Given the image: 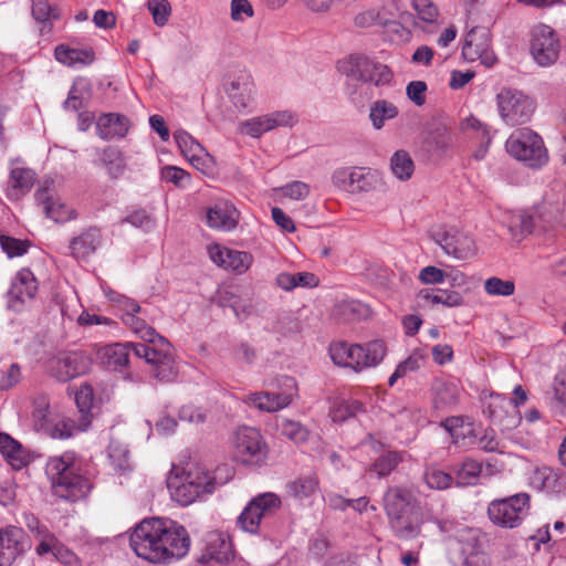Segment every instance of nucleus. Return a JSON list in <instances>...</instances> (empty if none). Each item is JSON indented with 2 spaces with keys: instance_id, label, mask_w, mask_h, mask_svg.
Here are the masks:
<instances>
[{
  "instance_id": "55",
  "label": "nucleus",
  "mask_w": 566,
  "mask_h": 566,
  "mask_svg": "<svg viewBox=\"0 0 566 566\" xmlns=\"http://www.w3.org/2000/svg\"><path fill=\"white\" fill-rule=\"evenodd\" d=\"M277 428L281 431L282 436H284L285 438H287L289 440L296 444H302L306 442L308 439V430L298 421L283 419L277 424Z\"/></svg>"
},
{
  "instance_id": "8",
  "label": "nucleus",
  "mask_w": 566,
  "mask_h": 566,
  "mask_svg": "<svg viewBox=\"0 0 566 566\" xmlns=\"http://www.w3.org/2000/svg\"><path fill=\"white\" fill-rule=\"evenodd\" d=\"M496 106L501 119L509 126L526 124L535 112V102L516 88H502L496 94Z\"/></svg>"
},
{
  "instance_id": "17",
  "label": "nucleus",
  "mask_w": 566,
  "mask_h": 566,
  "mask_svg": "<svg viewBox=\"0 0 566 566\" xmlns=\"http://www.w3.org/2000/svg\"><path fill=\"white\" fill-rule=\"evenodd\" d=\"M38 280L29 269L17 272L7 293L8 307L19 312L23 305L34 298L38 292Z\"/></svg>"
},
{
  "instance_id": "59",
  "label": "nucleus",
  "mask_w": 566,
  "mask_h": 566,
  "mask_svg": "<svg viewBox=\"0 0 566 566\" xmlns=\"http://www.w3.org/2000/svg\"><path fill=\"white\" fill-rule=\"evenodd\" d=\"M160 177L166 182H171L176 187L182 188L186 186V182H189L190 175L182 168L177 166H165L160 170Z\"/></svg>"
},
{
  "instance_id": "3",
  "label": "nucleus",
  "mask_w": 566,
  "mask_h": 566,
  "mask_svg": "<svg viewBox=\"0 0 566 566\" xmlns=\"http://www.w3.org/2000/svg\"><path fill=\"white\" fill-rule=\"evenodd\" d=\"M337 69L347 78L360 83L355 85L354 90L350 86L348 87L349 97L356 105L364 104L361 95L365 85L373 84L377 87L389 85L394 77L389 66L375 62L363 54H350L348 57L338 61Z\"/></svg>"
},
{
  "instance_id": "38",
  "label": "nucleus",
  "mask_w": 566,
  "mask_h": 566,
  "mask_svg": "<svg viewBox=\"0 0 566 566\" xmlns=\"http://www.w3.org/2000/svg\"><path fill=\"white\" fill-rule=\"evenodd\" d=\"M56 61L67 66L88 65L95 60L93 49H75L60 44L54 50Z\"/></svg>"
},
{
  "instance_id": "20",
  "label": "nucleus",
  "mask_w": 566,
  "mask_h": 566,
  "mask_svg": "<svg viewBox=\"0 0 566 566\" xmlns=\"http://www.w3.org/2000/svg\"><path fill=\"white\" fill-rule=\"evenodd\" d=\"M460 380L453 377H437L431 382L432 406L436 410H451L460 401Z\"/></svg>"
},
{
  "instance_id": "60",
  "label": "nucleus",
  "mask_w": 566,
  "mask_h": 566,
  "mask_svg": "<svg viewBox=\"0 0 566 566\" xmlns=\"http://www.w3.org/2000/svg\"><path fill=\"white\" fill-rule=\"evenodd\" d=\"M147 6L155 24L164 27L167 23L171 11L169 2L167 0H148Z\"/></svg>"
},
{
  "instance_id": "48",
  "label": "nucleus",
  "mask_w": 566,
  "mask_h": 566,
  "mask_svg": "<svg viewBox=\"0 0 566 566\" xmlns=\"http://www.w3.org/2000/svg\"><path fill=\"white\" fill-rule=\"evenodd\" d=\"M227 93L238 109H245L252 102L253 87L248 81H232L227 88Z\"/></svg>"
},
{
  "instance_id": "12",
  "label": "nucleus",
  "mask_w": 566,
  "mask_h": 566,
  "mask_svg": "<svg viewBox=\"0 0 566 566\" xmlns=\"http://www.w3.org/2000/svg\"><path fill=\"white\" fill-rule=\"evenodd\" d=\"M332 182L343 191L360 193L376 189L379 176L366 167H342L333 172Z\"/></svg>"
},
{
  "instance_id": "23",
  "label": "nucleus",
  "mask_w": 566,
  "mask_h": 566,
  "mask_svg": "<svg viewBox=\"0 0 566 566\" xmlns=\"http://www.w3.org/2000/svg\"><path fill=\"white\" fill-rule=\"evenodd\" d=\"M135 343H113L102 347L98 352V356L108 369L126 374V378L129 377L128 367L130 361V354L135 355Z\"/></svg>"
},
{
  "instance_id": "21",
  "label": "nucleus",
  "mask_w": 566,
  "mask_h": 566,
  "mask_svg": "<svg viewBox=\"0 0 566 566\" xmlns=\"http://www.w3.org/2000/svg\"><path fill=\"white\" fill-rule=\"evenodd\" d=\"M33 522L36 524V527H33L32 524L29 523V528L36 531L38 535L45 534L44 538L36 546V553L39 555L52 553L54 558L62 565L81 566V559L73 551L59 542L52 534H49L46 527L40 526L36 520L33 518Z\"/></svg>"
},
{
  "instance_id": "13",
  "label": "nucleus",
  "mask_w": 566,
  "mask_h": 566,
  "mask_svg": "<svg viewBox=\"0 0 566 566\" xmlns=\"http://www.w3.org/2000/svg\"><path fill=\"white\" fill-rule=\"evenodd\" d=\"M462 55L470 62L480 61L491 67L497 59L491 48V32L486 27H473L465 35Z\"/></svg>"
},
{
  "instance_id": "27",
  "label": "nucleus",
  "mask_w": 566,
  "mask_h": 566,
  "mask_svg": "<svg viewBox=\"0 0 566 566\" xmlns=\"http://www.w3.org/2000/svg\"><path fill=\"white\" fill-rule=\"evenodd\" d=\"M103 234L99 228L88 227L70 241L71 255L76 260H85L102 245Z\"/></svg>"
},
{
  "instance_id": "40",
  "label": "nucleus",
  "mask_w": 566,
  "mask_h": 566,
  "mask_svg": "<svg viewBox=\"0 0 566 566\" xmlns=\"http://www.w3.org/2000/svg\"><path fill=\"white\" fill-rule=\"evenodd\" d=\"M74 460L75 457L72 452H65L62 455L51 457L48 460L45 465V473L49 476L52 486L55 484V482L62 480L75 471Z\"/></svg>"
},
{
  "instance_id": "45",
  "label": "nucleus",
  "mask_w": 566,
  "mask_h": 566,
  "mask_svg": "<svg viewBox=\"0 0 566 566\" xmlns=\"http://www.w3.org/2000/svg\"><path fill=\"white\" fill-rule=\"evenodd\" d=\"M398 107L386 99H378L370 105L369 119L375 129H381L387 120L398 116Z\"/></svg>"
},
{
  "instance_id": "58",
  "label": "nucleus",
  "mask_w": 566,
  "mask_h": 566,
  "mask_svg": "<svg viewBox=\"0 0 566 566\" xmlns=\"http://www.w3.org/2000/svg\"><path fill=\"white\" fill-rule=\"evenodd\" d=\"M44 212L48 218L55 222H66L76 218L75 211L61 202L59 199H53L52 202L46 206Z\"/></svg>"
},
{
  "instance_id": "34",
  "label": "nucleus",
  "mask_w": 566,
  "mask_h": 566,
  "mask_svg": "<svg viewBox=\"0 0 566 566\" xmlns=\"http://www.w3.org/2000/svg\"><path fill=\"white\" fill-rule=\"evenodd\" d=\"M243 401L261 411L274 412L287 407L292 402V396L261 391L248 395Z\"/></svg>"
},
{
  "instance_id": "52",
  "label": "nucleus",
  "mask_w": 566,
  "mask_h": 566,
  "mask_svg": "<svg viewBox=\"0 0 566 566\" xmlns=\"http://www.w3.org/2000/svg\"><path fill=\"white\" fill-rule=\"evenodd\" d=\"M390 169L399 180H408L415 171V164L406 150H397L390 159Z\"/></svg>"
},
{
  "instance_id": "53",
  "label": "nucleus",
  "mask_w": 566,
  "mask_h": 566,
  "mask_svg": "<svg viewBox=\"0 0 566 566\" xmlns=\"http://www.w3.org/2000/svg\"><path fill=\"white\" fill-rule=\"evenodd\" d=\"M318 486L315 474L302 475L287 484L290 494L297 499H305L313 495Z\"/></svg>"
},
{
  "instance_id": "64",
  "label": "nucleus",
  "mask_w": 566,
  "mask_h": 566,
  "mask_svg": "<svg viewBox=\"0 0 566 566\" xmlns=\"http://www.w3.org/2000/svg\"><path fill=\"white\" fill-rule=\"evenodd\" d=\"M554 408L562 416H566V371L560 375L554 389Z\"/></svg>"
},
{
  "instance_id": "35",
  "label": "nucleus",
  "mask_w": 566,
  "mask_h": 566,
  "mask_svg": "<svg viewBox=\"0 0 566 566\" xmlns=\"http://www.w3.org/2000/svg\"><path fill=\"white\" fill-rule=\"evenodd\" d=\"M0 452L13 469H22L30 462L23 446L6 432H0Z\"/></svg>"
},
{
  "instance_id": "47",
  "label": "nucleus",
  "mask_w": 566,
  "mask_h": 566,
  "mask_svg": "<svg viewBox=\"0 0 566 566\" xmlns=\"http://www.w3.org/2000/svg\"><path fill=\"white\" fill-rule=\"evenodd\" d=\"M419 297L430 302L431 304H442L448 307H455L463 304L461 293L453 290H421Z\"/></svg>"
},
{
  "instance_id": "43",
  "label": "nucleus",
  "mask_w": 566,
  "mask_h": 566,
  "mask_svg": "<svg viewBox=\"0 0 566 566\" xmlns=\"http://www.w3.org/2000/svg\"><path fill=\"white\" fill-rule=\"evenodd\" d=\"M365 412L366 407L360 400L339 399L333 403L329 416L334 422H344Z\"/></svg>"
},
{
  "instance_id": "11",
  "label": "nucleus",
  "mask_w": 566,
  "mask_h": 566,
  "mask_svg": "<svg viewBox=\"0 0 566 566\" xmlns=\"http://www.w3.org/2000/svg\"><path fill=\"white\" fill-rule=\"evenodd\" d=\"M430 235L444 253L458 260H468L476 254L474 240L454 227L432 228Z\"/></svg>"
},
{
  "instance_id": "54",
  "label": "nucleus",
  "mask_w": 566,
  "mask_h": 566,
  "mask_svg": "<svg viewBox=\"0 0 566 566\" xmlns=\"http://www.w3.org/2000/svg\"><path fill=\"white\" fill-rule=\"evenodd\" d=\"M93 402L94 392L92 386L88 384L82 385L75 395V403L80 413L78 419L84 420V418L86 417L88 420V427L92 423L91 409L93 407Z\"/></svg>"
},
{
  "instance_id": "24",
  "label": "nucleus",
  "mask_w": 566,
  "mask_h": 566,
  "mask_svg": "<svg viewBox=\"0 0 566 566\" xmlns=\"http://www.w3.org/2000/svg\"><path fill=\"white\" fill-rule=\"evenodd\" d=\"M93 489L88 478L73 471L67 476L55 482L52 486L53 494L67 502H77L85 499Z\"/></svg>"
},
{
  "instance_id": "28",
  "label": "nucleus",
  "mask_w": 566,
  "mask_h": 566,
  "mask_svg": "<svg viewBox=\"0 0 566 566\" xmlns=\"http://www.w3.org/2000/svg\"><path fill=\"white\" fill-rule=\"evenodd\" d=\"M417 500L407 486H390L384 495V507L387 516L402 514L416 510Z\"/></svg>"
},
{
  "instance_id": "31",
  "label": "nucleus",
  "mask_w": 566,
  "mask_h": 566,
  "mask_svg": "<svg viewBox=\"0 0 566 566\" xmlns=\"http://www.w3.org/2000/svg\"><path fill=\"white\" fill-rule=\"evenodd\" d=\"M387 517L395 536L398 538L412 539L421 533L423 521L417 510Z\"/></svg>"
},
{
  "instance_id": "33",
  "label": "nucleus",
  "mask_w": 566,
  "mask_h": 566,
  "mask_svg": "<svg viewBox=\"0 0 566 566\" xmlns=\"http://www.w3.org/2000/svg\"><path fill=\"white\" fill-rule=\"evenodd\" d=\"M167 486L171 499L182 506L193 503L202 495L201 486L195 485L193 482L187 480L181 473L170 476Z\"/></svg>"
},
{
  "instance_id": "61",
  "label": "nucleus",
  "mask_w": 566,
  "mask_h": 566,
  "mask_svg": "<svg viewBox=\"0 0 566 566\" xmlns=\"http://www.w3.org/2000/svg\"><path fill=\"white\" fill-rule=\"evenodd\" d=\"M424 481L430 489L446 490L451 486L453 478L444 471L432 469L426 472Z\"/></svg>"
},
{
  "instance_id": "51",
  "label": "nucleus",
  "mask_w": 566,
  "mask_h": 566,
  "mask_svg": "<svg viewBox=\"0 0 566 566\" xmlns=\"http://www.w3.org/2000/svg\"><path fill=\"white\" fill-rule=\"evenodd\" d=\"M108 460L116 472L125 473L132 470L129 450L118 441H111L108 446Z\"/></svg>"
},
{
  "instance_id": "37",
  "label": "nucleus",
  "mask_w": 566,
  "mask_h": 566,
  "mask_svg": "<svg viewBox=\"0 0 566 566\" xmlns=\"http://www.w3.org/2000/svg\"><path fill=\"white\" fill-rule=\"evenodd\" d=\"M56 416L57 413L51 409L48 396L39 395L33 399L31 418L36 432L43 434Z\"/></svg>"
},
{
  "instance_id": "5",
  "label": "nucleus",
  "mask_w": 566,
  "mask_h": 566,
  "mask_svg": "<svg viewBox=\"0 0 566 566\" xmlns=\"http://www.w3.org/2000/svg\"><path fill=\"white\" fill-rule=\"evenodd\" d=\"M505 149L513 158L532 169H539L548 161L543 138L530 128L512 133L505 143Z\"/></svg>"
},
{
  "instance_id": "14",
  "label": "nucleus",
  "mask_w": 566,
  "mask_h": 566,
  "mask_svg": "<svg viewBox=\"0 0 566 566\" xmlns=\"http://www.w3.org/2000/svg\"><path fill=\"white\" fill-rule=\"evenodd\" d=\"M559 40L556 32L548 25H539L532 33L530 52L534 61L542 67L556 63L559 56Z\"/></svg>"
},
{
  "instance_id": "36",
  "label": "nucleus",
  "mask_w": 566,
  "mask_h": 566,
  "mask_svg": "<svg viewBox=\"0 0 566 566\" xmlns=\"http://www.w3.org/2000/svg\"><path fill=\"white\" fill-rule=\"evenodd\" d=\"M98 161L95 164L102 165L111 178H118L122 176L126 168V161L123 151L116 146H106L103 149H96Z\"/></svg>"
},
{
  "instance_id": "49",
  "label": "nucleus",
  "mask_w": 566,
  "mask_h": 566,
  "mask_svg": "<svg viewBox=\"0 0 566 566\" xmlns=\"http://www.w3.org/2000/svg\"><path fill=\"white\" fill-rule=\"evenodd\" d=\"M482 472V463L468 458L455 469L457 484L461 486L474 485Z\"/></svg>"
},
{
  "instance_id": "63",
  "label": "nucleus",
  "mask_w": 566,
  "mask_h": 566,
  "mask_svg": "<svg viewBox=\"0 0 566 566\" xmlns=\"http://www.w3.org/2000/svg\"><path fill=\"white\" fill-rule=\"evenodd\" d=\"M461 128L465 132H472L476 139L492 137L489 126L473 115L462 120Z\"/></svg>"
},
{
  "instance_id": "39",
  "label": "nucleus",
  "mask_w": 566,
  "mask_h": 566,
  "mask_svg": "<svg viewBox=\"0 0 566 566\" xmlns=\"http://www.w3.org/2000/svg\"><path fill=\"white\" fill-rule=\"evenodd\" d=\"M36 180V174L31 168L17 167L10 171V198H19L31 190Z\"/></svg>"
},
{
  "instance_id": "29",
  "label": "nucleus",
  "mask_w": 566,
  "mask_h": 566,
  "mask_svg": "<svg viewBox=\"0 0 566 566\" xmlns=\"http://www.w3.org/2000/svg\"><path fill=\"white\" fill-rule=\"evenodd\" d=\"M207 224L217 230L231 231L238 224L239 212L228 201L216 202L207 210Z\"/></svg>"
},
{
  "instance_id": "30",
  "label": "nucleus",
  "mask_w": 566,
  "mask_h": 566,
  "mask_svg": "<svg viewBox=\"0 0 566 566\" xmlns=\"http://www.w3.org/2000/svg\"><path fill=\"white\" fill-rule=\"evenodd\" d=\"M459 559L461 566H490L491 559L483 549L482 543L475 533H470L459 541Z\"/></svg>"
},
{
  "instance_id": "2",
  "label": "nucleus",
  "mask_w": 566,
  "mask_h": 566,
  "mask_svg": "<svg viewBox=\"0 0 566 566\" xmlns=\"http://www.w3.org/2000/svg\"><path fill=\"white\" fill-rule=\"evenodd\" d=\"M124 324L144 343H135V357L143 358L153 366L151 373L161 382H171L177 377L171 344L143 319L132 315H122Z\"/></svg>"
},
{
  "instance_id": "15",
  "label": "nucleus",
  "mask_w": 566,
  "mask_h": 566,
  "mask_svg": "<svg viewBox=\"0 0 566 566\" xmlns=\"http://www.w3.org/2000/svg\"><path fill=\"white\" fill-rule=\"evenodd\" d=\"M297 120V115L291 111H275L242 122L240 124V132L250 137L259 138L264 133L276 127H292Z\"/></svg>"
},
{
  "instance_id": "62",
  "label": "nucleus",
  "mask_w": 566,
  "mask_h": 566,
  "mask_svg": "<svg viewBox=\"0 0 566 566\" xmlns=\"http://www.w3.org/2000/svg\"><path fill=\"white\" fill-rule=\"evenodd\" d=\"M412 7L423 22L433 23L439 15L438 7L431 0H412Z\"/></svg>"
},
{
  "instance_id": "9",
  "label": "nucleus",
  "mask_w": 566,
  "mask_h": 566,
  "mask_svg": "<svg viewBox=\"0 0 566 566\" xmlns=\"http://www.w3.org/2000/svg\"><path fill=\"white\" fill-rule=\"evenodd\" d=\"M282 502L277 494L265 492L252 497L238 517V525L248 533L256 534L263 521L272 517Z\"/></svg>"
},
{
  "instance_id": "7",
  "label": "nucleus",
  "mask_w": 566,
  "mask_h": 566,
  "mask_svg": "<svg viewBox=\"0 0 566 566\" xmlns=\"http://www.w3.org/2000/svg\"><path fill=\"white\" fill-rule=\"evenodd\" d=\"M93 365L92 356L85 350L60 352L44 363L45 371L60 382H67L87 374Z\"/></svg>"
},
{
  "instance_id": "44",
  "label": "nucleus",
  "mask_w": 566,
  "mask_h": 566,
  "mask_svg": "<svg viewBox=\"0 0 566 566\" xmlns=\"http://www.w3.org/2000/svg\"><path fill=\"white\" fill-rule=\"evenodd\" d=\"M207 555L220 564L229 563L233 558L232 545L220 533H212L208 538Z\"/></svg>"
},
{
  "instance_id": "56",
  "label": "nucleus",
  "mask_w": 566,
  "mask_h": 566,
  "mask_svg": "<svg viewBox=\"0 0 566 566\" xmlns=\"http://www.w3.org/2000/svg\"><path fill=\"white\" fill-rule=\"evenodd\" d=\"M484 291L492 296H511L515 292V284L512 280L492 276L485 280Z\"/></svg>"
},
{
  "instance_id": "32",
  "label": "nucleus",
  "mask_w": 566,
  "mask_h": 566,
  "mask_svg": "<svg viewBox=\"0 0 566 566\" xmlns=\"http://www.w3.org/2000/svg\"><path fill=\"white\" fill-rule=\"evenodd\" d=\"M88 429V420L85 417L84 420H75L71 417L59 415L50 423L43 436L54 440H66L74 437L78 432L86 431Z\"/></svg>"
},
{
  "instance_id": "42",
  "label": "nucleus",
  "mask_w": 566,
  "mask_h": 566,
  "mask_svg": "<svg viewBox=\"0 0 566 566\" xmlns=\"http://www.w3.org/2000/svg\"><path fill=\"white\" fill-rule=\"evenodd\" d=\"M181 474L185 475L187 480L193 482L195 485L201 486L202 495L212 494L218 484L216 478L198 463L188 464L182 470Z\"/></svg>"
},
{
  "instance_id": "25",
  "label": "nucleus",
  "mask_w": 566,
  "mask_h": 566,
  "mask_svg": "<svg viewBox=\"0 0 566 566\" xmlns=\"http://www.w3.org/2000/svg\"><path fill=\"white\" fill-rule=\"evenodd\" d=\"M129 128V118L119 113H103L96 119V135L103 140L122 139Z\"/></svg>"
},
{
  "instance_id": "22",
  "label": "nucleus",
  "mask_w": 566,
  "mask_h": 566,
  "mask_svg": "<svg viewBox=\"0 0 566 566\" xmlns=\"http://www.w3.org/2000/svg\"><path fill=\"white\" fill-rule=\"evenodd\" d=\"M209 255L213 263L237 274L245 273L253 262V255L245 251H238L219 244L209 248Z\"/></svg>"
},
{
  "instance_id": "18",
  "label": "nucleus",
  "mask_w": 566,
  "mask_h": 566,
  "mask_svg": "<svg viewBox=\"0 0 566 566\" xmlns=\"http://www.w3.org/2000/svg\"><path fill=\"white\" fill-rule=\"evenodd\" d=\"M174 138L181 154L193 168L208 172L213 166V157L207 149L186 130H177Z\"/></svg>"
},
{
  "instance_id": "46",
  "label": "nucleus",
  "mask_w": 566,
  "mask_h": 566,
  "mask_svg": "<svg viewBox=\"0 0 566 566\" xmlns=\"http://www.w3.org/2000/svg\"><path fill=\"white\" fill-rule=\"evenodd\" d=\"M464 420L462 416H451L441 421V427L451 436L452 442L455 444L474 437L472 423H465Z\"/></svg>"
},
{
  "instance_id": "57",
  "label": "nucleus",
  "mask_w": 566,
  "mask_h": 566,
  "mask_svg": "<svg viewBox=\"0 0 566 566\" xmlns=\"http://www.w3.org/2000/svg\"><path fill=\"white\" fill-rule=\"evenodd\" d=\"M0 247L8 258L22 256L30 247L29 240H21L10 235H0Z\"/></svg>"
},
{
  "instance_id": "26",
  "label": "nucleus",
  "mask_w": 566,
  "mask_h": 566,
  "mask_svg": "<svg viewBox=\"0 0 566 566\" xmlns=\"http://www.w3.org/2000/svg\"><path fill=\"white\" fill-rule=\"evenodd\" d=\"M531 485L547 493L559 494L566 492V472L548 467L537 468L533 471Z\"/></svg>"
},
{
  "instance_id": "6",
  "label": "nucleus",
  "mask_w": 566,
  "mask_h": 566,
  "mask_svg": "<svg viewBox=\"0 0 566 566\" xmlns=\"http://www.w3.org/2000/svg\"><path fill=\"white\" fill-rule=\"evenodd\" d=\"M234 458L244 465L261 467L269 457V447L261 431L254 427L241 426L233 433Z\"/></svg>"
},
{
  "instance_id": "4",
  "label": "nucleus",
  "mask_w": 566,
  "mask_h": 566,
  "mask_svg": "<svg viewBox=\"0 0 566 566\" xmlns=\"http://www.w3.org/2000/svg\"><path fill=\"white\" fill-rule=\"evenodd\" d=\"M387 347L384 340L374 339L365 344L335 342L329 345V355L334 364L350 367L355 371L378 366L385 358Z\"/></svg>"
},
{
  "instance_id": "16",
  "label": "nucleus",
  "mask_w": 566,
  "mask_h": 566,
  "mask_svg": "<svg viewBox=\"0 0 566 566\" xmlns=\"http://www.w3.org/2000/svg\"><path fill=\"white\" fill-rule=\"evenodd\" d=\"M509 398L502 394H491L483 401V415L493 423L501 426L502 430H510L520 424L522 416L520 410L512 408Z\"/></svg>"
},
{
  "instance_id": "19",
  "label": "nucleus",
  "mask_w": 566,
  "mask_h": 566,
  "mask_svg": "<svg viewBox=\"0 0 566 566\" xmlns=\"http://www.w3.org/2000/svg\"><path fill=\"white\" fill-rule=\"evenodd\" d=\"M27 545L23 528L13 525L0 528V566H11L25 552Z\"/></svg>"
},
{
  "instance_id": "41",
  "label": "nucleus",
  "mask_w": 566,
  "mask_h": 566,
  "mask_svg": "<svg viewBox=\"0 0 566 566\" xmlns=\"http://www.w3.org/2000/svg\"><path fill=\"white\" fill-rule=\"evenodd\" d=\"M32 15L35 21L42 23L41 31L51 29L52 22L59 20L61 11L56 0H32Z\"/></svg>"
},
{
  "instance_id": "50",
  "label": "nucleus",
  "mask_w": 566,
  "mask_h": 566,
  "mask_svg": "<svg viewBox=\"0 0 566 566\" xmlns=\"http://www.w3.org/2000/svg\"><path fill=\"white\" fill-rule=\"evenodd\" d=\"M403 460V452L387 451L370 465V471L378 478L388 476Z\"/></svg>"
},
{
  "instance_id": "1",
  "label": "nucleus",
  "mask_w": 566,
  "mask_h": 566,
  "mask_svg": "<svg viewBox=\"0 0 566 566\" xmlns=\"http://www.w3.org/2000/svg\"><path fill=\"white\" fill-rule=\"evenodd\" d=\"M191 539L181 524L160 517L145 518L129 536V546L139 557L153 564H170L184 558Z\"/></svg>"
},
{
  "instance_id": "10",
  "label": "nucleus",
  "mask_w": 566,
  "mask_h": 566,
  "mask_svg": "<svg viewBox=\"0 0 566 566\" xmlns=\"http://www.w3.org/2000/svg\"><path fill=\"white\" fill-rule=\"evenodd\" d=\"M530 510V495L517 493L512 496L494 500L488 507L490 520L502 527L514 528L521 524Z\"/></svg>"
}]
</instances>
